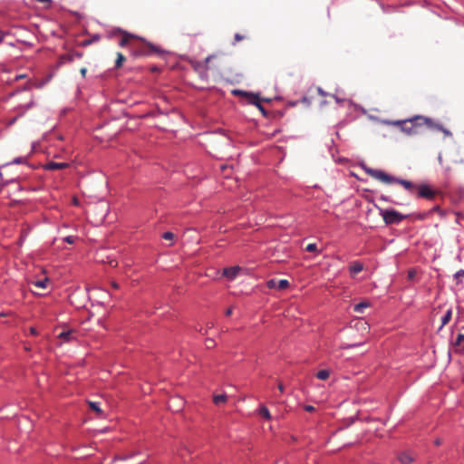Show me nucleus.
Returning a JSON list of instances; mask_svg holds the SVG:
<instances>
[{
    "label": "nucleus",
    "mask_w": 464,
    "mask_h": 464,
    "mask_svg": "<svg viewBox=\"0 0 464 464\" xmlns=\"http://www.w3.org/2000/svg\"><path fill=\"white\" fill-rule=\"evenodd\" d=\"M119 44L121 47L130 48L135 57L162 53L159 47L155 46L151 43L146 42L143 38L127 32L123 33Z\"/></svg>",
    "instance_id": "f257e3e1"
},
{
    "label": "nucleus",
    "mask_w": 464,
    "mask_h": 464,
    "mask_svg": "<svg viewBox=\"0 0 464 464\" xmlns=\"http://www.w3.org/2000/svg\"><path fill=\"white\" fill-rule=\"evenodd\" d=\"M365 172L372 178H373L382 183H385V184L397 183V184L401 185L405 189L409 190L410 192H413V190L415 189V186L411 181L395 178L392 175L387 174L386 172H384L381 169H374L367 168V169H365Z\"/></svg>",
    "instance_id": "f03ea898"
},
{
    "label": "nucleus",
    "mask_w": 464,
    "mask_h": 464,
    "mask_svg": "<svg viewBox=\"0 0 464 464\" xmlns=\"http://www.w3.org/2000/svg\"><path fill=\"white\" fill-rule=\"evenodd\" d=\"M386 123L394 126H400L403 132L408 135H412L418 132V127L423 126V124H430L431 119L423 116H414L409 120L386 121Z\"/></svg>",
    "instance_id": "7ed1b4c3"
},
{
    "label": "nucleus",
    "mask_w": 464,
    "mask_h": 464,
    "mask_svg": "<svg viewBox=\"0 0 464 464\" xmlns=\"http://www.w3.org/2000/svg\"><path fill=\"white\" fill-rule=\"evenodd\" d=\"M381 216L386 225L399 224L406 218V216L393 209L382 210Z\"/></svg>",
    "instance_id": "20e7f679"
},
{
    "label": "nucleus",
    "mask_w": 464,
    "mask_h": 464,
    "mask_svg": "<svg viewBox=\"0 0 464 464\" xmlns=\"http://www.w3.org/2000/svg\"><path fill=\"white\" fill-rule=\"evenodd\" d=\"M234 92L245 94L246 96L248 97V101L250 103L256 105L264 115L266 114L265 108L260 103V98L256 94L246 93V92H243L242 91H235Z\"/></svg>",
    "instance_id": "39448f33"
},
{
    "label": "nucleus",
    "mask_w": 464,
    "mask_h": 464,
    "mask_svg": "<svg viewBox=\"0 0 464 464\" xmlns=\"http://www.w3.org/2000/svg\"><path fill=\"white\" fill-rule=\"evenodd\" d=\"M266 286L269 289L285 290L289 286V282L286 279H281L279 281L271 279L266 282Z\"/></svg>",
    "instance_id": "423d86ee"
},
{
    "label": "nucleus",
    "mask_w": 464,
    "mask_h": 464,
    "mask_svg": "<svg viewBox=\"0 0 464 464\" xmlns=\"http://www.w3.org/2000/svg\"><path fill=\"white\" fill-rule=\"evenodd\" d=\"M418 195L420 198L432 199L435 197L436 192L432 190L428 185H420L418 188Z\"/></svg>",
    "instance_id": "0eeeda50"
},
{
    "label": "nucleus",
    "mask_w": 464,
    "mask_h": 464,
    "mask_svg": "<svg viewBox=\"0 0 464 464\" xmlns=\"http://www.w3.org/2000/svg\"><path fill=\"white\" fill-rule=\"evenodd\" d=\"M416 459V455L411 451H403L398 455V459L401 464H411Z\"/></svg>",
    "instance_id": "6e6552de"
},
{
    "label": "nucleus",
    "mask_w": 464,
    "mask_h": 464,
    "mask_svg": "<svg viewBox=\"0 0 464 464\" xmlns=\"http://www.w3.org/2000/svg\"><path fill=\"white\" fill-rule=\"evenodd\" d=\"M239 271H241V267L237 266L227 267L223 270V276H225L229 280H233L237 277Z\"/></svg>",
    "instance_id": "1a4fd4ad"
},
{
    "label": "nucleus",
    "mask_w": 464,
    "mask_h": 464,
    "mask_svg": "<svg viewBox=\"0 0 464 464\" xmlns=\"http://www.w3.org/2000/svg\"><path fill=\"white\" fill-rule=\"evenodd\" d=\"M69 167V164L66 162H53L50 161L46 163L44 168L46 170H58V169H63Z\"/></svg>",
    "instance_id": "9d476101"
},
{
    "label": "nucleus",
    "mask_w": 464,
    "mask_h": 464,
    "mask_svg": "<svg viewBox=\"0 0 464 464\" xmlns=\"http://www.w3.org/2000/svg\"><path fill=\"white\" fill-rule=\"evenodd\" d=\"M76 332L74 330H67L63 331L58 334V338L62 339L63 342H71L76 338Z\"/></svg>",
    "instance_id": "9b49d317"
},
{
    "label": "nucleus",
    "mask_w": 464,
    "mask_h": 464,
    "mask_svg": "<svg viewBox=\"0 0 464 464\" xmlns=\"http://www.w3.org/2000/svg\"><path fill=\"white\" fill-rule=\"evenodd\" d=\"M82 57V53H78V52H73L72 53H69V54H66V55H63V57H61V63L72 62L75 59H80Z\"/></svg>",
    "instance_id": "f8f14e48"
},
{
    "label": "nucleus",
    "mask_w": 464,
    "mask_h": 464,
    "mask_svg": "<svg viewBox=\"0 0 464 464\" xmlns=\"http://www.w3.org/2000/svg\"><path fill=\"white\" fill-rule=\"evenodd\" d=\"M362 269H363V265L360 262H353L349 267V271H350L352 276H354L355 275H357L358 273L362 271Z\"/></svg>",
    "instance_id": "ddd939ff"
},
{
    "label": "nucleus",
    "mask_w": 464,
    "mask_h": 464,
    "mask_svg": "<svg viewBox=\"0 0 464 464\" xmlns=\"http://www.w3.org/2000/svg\"><path fill=\"white\" fill-rule=\"evenodd\" d=\"M227 396L226 394L214 395V397H213V402L216 405L224 404L227 402Z\"/></svg>",
    "instance_id": "4468645a"
},
{
    "label": "nucleus",
    "mask_w": 464,
    "mask_h": 464,
    "mask_svg": "<svg viewBox=\"0 0 464 464\" xmlns=\"http://www.w3.org/2000/svg\"><path fill=\"white\" fill-rule=\"evenodd\" d=\"M370 306V303L367 301L361 302L354 305V312L362 314L363 313V310Z\"/></svg>",
    "instance_id": "2eb2a0df"
},
{
    "label": "nucleus",
    "mask_w": 464,
    "mask_h": 464,
    "mask_svg": "<svg viewBox=\"0 0 464 464\" xmlns=\"http://www.w3.org/2000/svg\"><path fill=\"white\" fill-rule=\"evenodd\" d=\"M258 413H259V415H260L262 418H264V419H266V420H270V419L272 418V416H271V414H270V412H269L268 409H267L266 406H264V405H262V406L259 408V411H258Z\"/></svg>",
    "instance_id": "dca6fc26"
},
{
    "label": "nucleus",
    "mask_w": 464,
    "mask_h": 464,
    "mask_svg": "<svg viewBox=\"0 0 464 464\" xmlns=\"http://www.w3.org/2000/svg\"><path fill=\"white\" fill-rule=\"evenodd\" d=\"M49 283V279L47 277H45L44 279L43 280H37V281H34V282H32V284L37 287V288H41V289H45L46 286H47V284Z\"/></svg>",
    "instance_id": "f3484780"
},
{
    "label": "nucleus",
    "mask_w": 464,
    "mask_h": 464,
    "mask_svg": "<svg viewBox=\"0 0 464 464\" xmlns=\"http://www.w3.org/2000/svg\"><path fill=\"white\" fill-rule=\"evenodd\" d=\"M451 316H452V310L449 309L446 312V314L443 315V317L441 318V326L440 327H443L444 325H446L451 320Z\"/></svg>",
    "instance_id": "a211bd4d"
},
{
    "label": "nucleus",
    "mask_w": 464,
    "mask_h": 464,
    "mask_svg": "<svg viewBox=\"0 0 464 464\" xmlns=\"http://www.w3.org/2000/svg\"><path fill=\"white\" fill-rule=\"evenodd\" d=\"M126 58L121 53H117V59L115 61V68L119 69L122 66L123 63L125 62Z\"/></svg>",
    "instance_id": "6ab92c4d"
},
{
    "label": "nucleus",
    "mask_w": 464,
    "mask_h": 464,
    "mask_svg": "<svg viewBox=\"0 0 464 464\" xmlns=\"http://www.w3.org/2000/svg\"><path fill=\"white\" fill-rule=\"evenodd\" d=\"M330 376V372L328 370H321L316 373V377L319 380H327Z\"/></svg>",
    "instance_id": "aec40b11"
},
{
    "label": "nucleus",
    "mask_w": 464,
    "mask_h": 464,
    "mask_svg": "<svg viewBox=\"0 0 464 464\" xmlns=\"http://www.w3.org/2000/svg\"><path fill=\"white\" fill-rule=\"evenodd\" d=\"M428 128L431 129V130H443V126L440 123H436L434 122L432 120H431V123L430 124H425Z\"/></svg>",
    "instance_id": "412c9836"
},
{
    "label": "nucleus",
    "mask_w": 464,
    "mask_h": 464,
    "mask_svg": "<svg viewBox=\"0 0 464 464\" xmlns=\"http://www.w3.org/2000/svg\"><path fill=\"white\" fill-rule=\"evenodd\" d=\"M89 406L97 414H101L102 412V409L100 408V406L97 402L89 401Z\"/></svg>",
    "instance_id": "4be33fe9"
},
{
    "label": "nucleus",
    "mask_w": 464,
    "mask_h": 464,
    "mask_svg": "<svg viewBox=\"0 0 464 464\" xmlns=\"http://www.w3.org/2000/svg\"><path fill=\"white\" fill-rule=\"evenodd\" d=\"M307 252H317V246L314 243L308 244L305 247Z\"/></svg>",
    "instance_id": "5701e85b"
},
{
    "label": "nucleus",
    "mask_w": 464,
    "mask_h": 464,
    "mask_svg": "<svg viewBox=\"0 0 464 464\" xmlns=\"http://www.w3.org/2000/svg\"><path fill=\"white\" fill-rule=\"evenodd\" d=\"M175 235L172 233V232H165L163 235H162V237L165 239V240H172L174 238Z\"/></svg>",
    "instance_id": "b1692460"
},
{
    "label": "nucleus",
    "mask_w": 464,
    "mask_h": 464,
    "mask_svg": "<svg viewBox=\"0 0 464 464\" xmlns=\"http://www.w3.org/2000/svg\"><path fill=\"white\" fill-rule=\"evenodd\" d=\"M462 342H464V334H459L455 342V345L459 346L462 343Z\"/></svg>",
    "instance_id": "393cba45"
},
{
    "label": "nucleus",
    "mask_w": 464,
    "mask_h": 464,
    "mask_svg": "<svg viewBox=\"0 0 464 464\" xmlns=\"http://www.w3.org/2000/svg\"><path fill=\"white\" fill-rule=\"evenodd\" d=\"M216 345V343L213 339H207L206 340V346L208 349H211Z\"/></svg>",
    "instance_id": "a878e982"
},
{
    "label": "nucleus",
    "mask_w": 464,
    "mask_h": 464,
    "mask_svg": "<svg viewBox=\"0 0 464 464\" xmlns=\"http://www.w3.org/2000/svg\"><path fill=\"white\" fill-rule=\"evenodd\" d=\"M234 39H235V43H234V44H236V43H237V42H240V41L244 40V39H245V36H244V35H242V34H238V33H237V34H235Z\"/></svg>",
    "instance_id": "bb28decb"
},
{
    "label": "nucleus",
    "mask_w": 464,
    "mask_h": 464,
    "mask_svg": "<svg viewBox=\"0 0 464 464\" xmlns=\"http://www.w3.org/2000/svg\"><path fill=\"white\" fill-rule=\"evenodd\" d=\"M64 241L68 244H73L75 242V237L72 236H68L64 238Z\"/></svg>",
    "instance_id": "cd10ccee"
},
{
    "label": "nucleus",
    "mask_w": 464,
    "mask_h": 464,
    "mask_svg": "<svg viewBox=\"0 0 464 464\" xmlns=\"http://www.w3.org/2000/svg\"><path fill=\"white\" fill-rule=\"evenodd\" d=\"M216 56H217V55L213 54V55H209V56H208V57L205 59V63H206V67H207V69L208 68V64L209 63V62H210L213 58H215Z\"/></svg>",
    "instance_id": "c85d7f7f"
},
{
    "label": "nucleus",
    "mask_w": 464,
    "mask_h": 464,
    "mask_svg": "<svg viewBox=\"0 0 464 464\" xmlns=\"http://www.w3.org/2000/svg\"><path fill=\"white\" fill-rule=\"evenodd\" d=\"M304 410H305L306 411H308V412H312V411H314V406H312V405H305V406H304Z\"/></svg>",
    "instance_id": "c756f323"
},
{
    "label": "nucleus",
    "mask_w": 464,
    "mask_h": 464,
    "mask_svg": "<svg viewBox=\"0 0 464 464\" xmlns=\"http://www.w3.org/2000/svg\"><path fill=\"white\" fill-rule=\"evenodd\" d=\"M25 160L24 158H16L14 160V163H24Z\"/></svg>",
    "instance_id": "7c9ffc66"
},
{
    "label": "nucleus",
    "mask_w": 464,
    "mask_h": 464,
    "mask_svg": "<svg viewBox=\"0 0 464 464\" xmlns=\"http://www.w3.org/2000/svg\"><path fill=\"white\" fill-rule=\"evenodd\" d=\"M440 131L443 132L446 136L452 135L451 132L449 130L445 129L444 127H443V130H440Z\"/></svg>",
    "instance_id": "2f4dec72"
},
{
    "label": "nucleus",
    "mask_w": 464,
    "mask_h": 464,
    "mask_svg": "<svg viewBox=\"0 0 464 464\" xmlns=\"http://www.w3.org/2000/svg\"><path fill=\"white\" fill-rule=\"evenodd\" d=\"M80 72H81L82 76L84 78L86 76V73H87V69L85 67H82L80 70Z\"/></svg>",
    "instance_id": "473e14b6"
},
{
    "label": "nucleus",
    "mask_w": 464,
    "mask_h": 464,
    "mask_svg": "<svg viewBox=\"0 0 464 464\" xmlns=\"http://www.w3.org/2000/svg\"><path fill=\"white\" fill-rule=\"evenodd\" d=\"M5 34H6L5 32L0 31V44L4 41Z\"/></svg>",
    "instance_id": "72a5a7b5"
},
{
    "label": "nucleus",
    "mask_w": 464,
    "mask_h": 464,
    "mask_svg": "<svg viewBox=\"0 0 464 464\" xmlns=\"http://www.w3.org/2000/svg\"><path fill=\"white\" fill-rule=\"evenodd\" d=\"M225 314L227 316H230L232 314V308L230 307V308L227 309Z\"/></svg>",
    "instance_id": "f704fd0d"
},
{
    "label": "nucleus",
    "mask_w": 464,
    "mask_h": 464,
    "mask_svg": "<svg viewBox=\"0 0 464 464\" xmlns=\"http://www.w3.org/2000/svg\"><path fill=\"white\" fill-rule=\"evenodd\" d=\"M278 390L280 391V392H284L285 388H284V385L282 383L278 384Z\"/></svg>",
    "instance_id": "c9c22d12"
},
{
    "label": "nucleus",
    "mask_w": 464,
    "mask_h": 464,
    "mask_svg": "<svg viewBox=\"0 0 464 464\" xmlns=\"http://www.w3.org/2000/svg\"><path fill=\"white\" fill-rule=\"evenodd\" d=\"M111 286H112L114 289H119V285H118L116 282H112V283H111Z\"/></svg>",
    "instance_id": "e433bc0d"
},
{
    "label": "nucleus",
    "mask_w": 464,
    "mask_h": 464,
    "mask_svg": "<svg viewBox=\"0 0 464 464\" xmlns=\"http://www.w3.org/2000/svg\"><path fill=\"white\" fill-rule=\"evenodd\" d=\"M30 333H31L32 334H37L36 329H35V328H34V327H31V328H30Z\"/></svg>",
    "instance_id": "4c0bfd02"
},
{
    "label": "nucleus",
    "mask_w": 464,
    "mask_h": 464,
    "mask_svg": "<svg viewBox=\"0 0 464 464\" xmlns=\"http://www.w3.org/2000/svg\"><path fill=\"white\" fill-rule=\"evenodd\" d=\"M36 1L39 3H48V4L51 3V0H36Z\"/></svg>",
    "instance_id": "58836bf2"
},
{
    "label": "nucleus",
    "mask_w": 464,
    "mask_h": 464,
    "mask_svg": "<svg viewBox=\"0 0 464 464\" xmlns=\"http://www.w3.org/2000/svg\"><path fill=\"white\" fill-rule=\"evenodd\" d=\"M414 275H415L414 271H410L409 272V277L410 278H412L414 276Z\"/></svg>",
    "instance_id": "ea45409f"
},
{
    "label": "nucleus",
    "mask_w": 464,
    "mask_h": 464,
    "mask_svg": "<svg viewBox=\"0 0 464 464\" xmlns=\"http://www.w3.org/2000/svg\"><path fill=\"white\" fill-rule=\"evenodd\" d=\"M440 443H441V440H440V439H438V440H435V444H436L437 446L440 445Z\"/></svg>",
    "instance_id": "a19ab883"
},
{
    "label": "nucleus",
    "mask_w": 464,
    "mask_h": 464,
    "mask_svg": "<svg viewBox=\"0 0 464 464\" xmlns=\"http://www.w3.org/2000/svg\"><path fill=\"white\" fill-rule=\"evenodd\" d=\"M111 266H117V262H116V261H111Z\"/></svg>",
    "instance_id": "79ce46f5"
},
{
    "label": "nucleus",
    "mask_w": 464,
    "mask_h": 464,
    "mask_svg": "<svg viewBox=\"0 0 464 464\" xmlns=\"http://www.w3.org/2000/svg\"><path fill=\"white\" fill-rule=\"evenodd\" d=\"M24 74H22V75H17V76H16V80H18V79H22V78H24Z\"/></svg>",
    "instance_id": "37998d69"
},
{
    "label": "nucleus",
    "mask_w": 464,
    "mask_h": 464,
    "mask_svg": "<svg viewBox=\"0 0 464 464\" xmlns=\"http://www.w3.org/2000/svg\"><path fill=\"white\" fill-rule=\"evenodd\" d=\"M89 43L90 42L86 41V42L83 43V45H87V44H89Z\"/></svg>",
    "instance_id": "c03bdc74"
},
{
    "label": "nucleus",
    "mask_w": 464,
    "mask_h": 464,
    "mask_svg": "<svg viewBox=\"0 0 464 464\" xmlns=\"http://www.w3.org/2000/svg\"><path fill=\"white\" fill-rule=\"evenodd\" d=\"M382 199H384L385 201H388V198H384V197H382Z\"/></svg>",
    "instance_id": "a18cd8bd"
},
{
    "label": "nucleus",
    "mask_w": 464,
    "mask_h": 464,
    "mask_svg": "<svg viewBox=\"0 0 464 464\" xmlns=\"http://www.w3.org/2000/svg\"><path fill=\"white\" fill-rule=\"evenodd\" d=\"M278 464V463H277Z\"/></svg>",
    "instance_id": "49530a36"
}]
</instances>
